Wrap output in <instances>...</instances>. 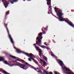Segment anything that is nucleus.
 <instances>
[{"mask_svg":"<svg viewBox=\"0 0 74 74\" xmlns=\"http://www.w3.org/2000/svg\"><path fill=\"white\" fill-rule=\"evenodd\" d=\"M18 64L19 65L17 64H14V66H18L20 67V68L23 69H24V70H26V69H27V67H26V65H28L29 66H31V67H32V65H30L26 62H25V64H22L21 63H18Z\"/></svg>","mask_w":74,"mask_h":74,"instance_id":"nucleus-1","label":"nucleus"},{"mask_svg":"<svg viewBox=\"0 0 74 74\" xmlns=\"http://www.w3.org/2000/svg\"><path fill=\"white\" fill-rule=\"evenodd\" d=\"M54 10L56 12V13H58L57 15L59 16V19H62L63 17H62V16L63 15V13H62V10H60V9L58 10L57 8H55Z\"/></svg>","mask_w":74,"mask_h":74,"instance_id":"nucleus-2","label":"nucleus"},{"mask_svg":"<svg viewBox=\"0 0 74 74\" xmlns=\"http://www.w3.org/2000/svg\"><path fill=\"white\" fill-rule=\"evenodd\" d=\"M4 25L6 27V28L8 32V37L10 38L11 43L12 44L13 46H14V48L15 49H16V47L14 46V42L13 40V39H12V37H11V36L10 35V33H9V31L8 30V28L7 27V26L6 25H5V23H4Z\"/></svg>","mask_w":74,"mask_h":74,"instance_id":"nucleus-3","label":"nucleus"},{"mask_svg":"<svg viewBox=\"0 0 74 74\" xmlns=\"http://www.w3.org/2000/svg\"><path fill=\"white\" fill-rule=\"evenodd\" d=\"M60 21H65V22L67 23L69 25H70L71 26V27H73V28H74V25H73V23L72 22H71L70 21H68V20L66 19H61Z\"/></svg>","mask_w":74,"mask_h":74,"instance_id":"nucleus-4","label":"nucleus"},{"mask_svg":"<svg viewBox=\"0 0 74 74\" xmlns=\"http://www.w3.org/2000/svg\"><path fill=\"white\" fill-rule=\"evenodd\" d=\"M64 69H65L66 70V71H64V73L65 74H74V73H71V72H70L69 71H70L71 70L69 69L66 67L65 66L64 67Z\"/></svg>","mask_w":74,"mask_h":74,"instance_id":"nucleus-5","label":"nucleus"},{"mask_svg":"<svg viewBox=\"0 0 74 74\" xmlns=\"http://www.w3.org/2000/svg\"><path fill=\"white\" fill-rule=\"evenodd\" d=\"M35 48H36L37 51H38L39 52V56L41 58V56L42 54V51L41 49H40V48H39V47L38 46H35Z\"/></svg>","mask_w":74,"mask_h":74,"instance_id":"nucleus-6","label":"nucleus"},{"mask_svg":"<svg viewBox=\"0 0 74 74\" xmlns=\"http://www.w3.org/2000/svg\"><path fill=\"white\" fill-rule=\"evenodd\" d=\"M16 52L18 53H23V54L27 56H28V57L29 56V54H28L27 53L23 52V51H21V50H20L19 49H16Z\"/></svg>","mask_w":74,"mask_h":74,"instance_id":"nucleus-7","label":"nucleus"},{"mask_svg":"<svg viewBox=\"0 0 74 74\" xmlns=\"http://www.w3.org/2000/svg\"><path fill=\"white\" fill-rule=\"evenodd\" d=\"M57 61L58 62V63L59 64L60 66H61V67H62V69H63V66L64 64H63V62H62V61L60 60H58Z\"/></svg>","mask_w":74,"mask_h":74,"instance_id":"nucleus-8","label":"nucleus"},{"mask_svg":"<svg viewBox=\"0 0 74 74\" xmlns=\"http://www.w3.org/2000/svg\"><path fill=\"white\" fill-rule=\"evenodd\" d=\"M47 1V4L48 5H51V0H46Z\"/></svg>","mask_w":74,"mask_h":74,"instance_id":"nucleus-9","label":"nucleus"},{"mask_svg":"<svg viewBox=\"0 0 74 74\" xmlns=\"http://www.w3.org/2000/svg\"><path fill=\"white\" fill-rule=\"evenodd\" d=\"M42 34V33H40L39 34H38V37L39 38H40L41 40H42V36H41V35ZM40 36H41L40 37Z\"/></svg>","mask_w":74,"mask_h":74,"instance_id":"nucleus-10","label":"nucleus"},{"mask_svg":"<svg viewBox=\"0 0 74 74\" xmlns=\"http://www.w3.org/2000/svg\"><path fill=\"white\" fill-rule=\"evenodd\" d=\"M2 1L3 3L4 6H5V8H7V6H8V4H9V3H8V4H5V3H4V1H5V0H2Z\"/></svg>","mask_w":74,"mask_h":74,"instance_id":"nucleus-11","label":"nucleus"},{"mask_svg":"<svg viewBox=\"0 0 74 74\" xmlns=\"http://www.w3.org/2000/svg\"><path fill=\"white\" fill-rule=\"evenodd\" d=\"M39 37L38 36L37 38H36V40H38V41H36V42H41V40H42L40 39H38L39 38Z\"/></svg>","mask_w":74,"mask_h":74,"instance_id":"nucleus-12","label":"nucleus"},{"mask_svg":"<svg viewBox=\"0 0 74 74\" xmlns=\"http://www.w3.org/2000/svg\"><path fill=\"white\" fill-rule=\"evenodd\" d=\"M34 55L32 53H30V54H29V57H30V58H33V56Z\"/></svg>","mask_w":74,"mask_h":74,"instance_id":"nucleus-13","label":"nucleus"},{"mask_svg":"<svg viewBox=\"0 0 74 74\" xmlns=\"http://www.w3.org/2000/svg\"><path fill=\"white\" fill-rule=\"evenodd\" d=\"M36 44L38 45V46H39L40 47H41V45H41V43H40V42H36Z\"/></svg>","mask_w":74,"mask_h":74,"instance_id":"nucleus-14","label":"nucleus"},{"mask_svg":"<svg viewBox=\"0 0 74 74\" xmlns=\"http://www.w3.org/2000/svg\"><path fill=\"white\" fill-rule=\"evenodd\" d=\"M10 57H11V58H13V59H16V57H15L14 56H13L11 55H10Z\"/></svg>","mask_w":74,"mask_h":74,"instance_id":"nucleus-15","label":"nucleus"},{"mask_svg":"<svg viewBox=\"0 0 74 74\" xmlns=\"http://www.w3.org/2000/svg\"><path fill=\"white\" fill-rule=\"evenodd\" d=\"M3 73H4V74H10V73L7 72L3 70Z\"/></svg>","mask_w":74,"mask_h":74,"instance_id":"nucleus-16","label":"nucleus"},{"mask_svg":"<svg viewBox=\"0 0 74 74\" xmlns=\"http://www.w3.org/2000/svg\"><path fill=\"white\" fill-rule=\"evenodd\" d=\"M0 62H1V61H3V60H4V58L1 57H0Z\"/></svg>","mask_w":74,"mask_h":74,"instance_id":"nucleus-17","label":"nucleus"},{"mask_svg":"<svg viewBox=\"0 0 74 74\" xmlns=\"http://www.w3.org/2000/svg\"><path fill=\"white\" fill-rule=\"evenodd\" d=\"M4 63L5 64H7L8 65H9V64H8L7 61H5L4 62Z\"/></svg>","mask_w":74,"mask_h":74,"instance_id":"nucleus-18","label":"nucleus"},{"mask_svg":"<svg viewBox=\"0 0 74 74\" xmlns=\"http://www.w3.org/2000/svg\"><path fill=\"white\" fill-rule=\"evenodd\" d=\"M40 47H41V48H46V47L44 45L42 46H40Z\"/></svg>","mask_w":74,"mask_h":74,"instance_id":"nucleus-19","label":"nucleus"},{"mask_svg":"<svg viewBox=\"0 0 74 74\" xmlns=\"http://www.w3.org/2000/svg\"><path fill=\"white\" fill-rule=\"evenodd\" d=\"M44 58L45 60V61H46V62H47V58L45 56Z\"/></svg>","mask_w":74,"mask_h":74,"instance_id":"nucleus-20","label":"nucleus"},{"mask_svg":"<svg viewBox=\"0 0 74 74\" xmlns=\"http://www.w3.org/2000/svg\"><path fill=\"white\" fill-rule=\"evenodd\" d=\"M44 71L45 72V73H46V74H48V73H47V71H46L45 70H44Z\"/></svg>","mask_w":74,"mask_h":74,"instance_id":"nucleus-21","label":"nucleus"},{"mask_svg":"<svg viewBox=\"0 0 74 74\" xmlns=\"http://www.w3.org/2000/svg\"><path fill=\"white\" fill-rule=\"evenodd\" d=\"M14 1H10V3L11 4H14Z\"/></svg>","mask_w":74,"mask_h":74,"instance_id":"nucleus-22","label":"nucleus"},{"mask_svg":"<svg viewBox=\"0 0 74 74\" xmlns=\"http://www.w3.org/2000/svg\"><path fill=\"white\" fill-rule=\"evenodd\" d=\"M50 11H51V10H50L48 11V14H51V13L49 12H50Z\"/></svg>","mask_w":74,"mask_h":74,"instance_id":"nucleus-23","label":"nucleus"},{"mask_svg":"<svg viewBox=\"0 0 74 74\" xmlns=\"http://www.w3.org/2000/svg\"><path fill=\"white\" fill-rule=\"evenodd\" d=\"M8 14H9V12L8 13H6L5 16L6 17H7V15H8Z\"/></svg>","mask_w":74,"mask_h":74,"instance_id":"nucleus-24","label":"nucleus"},{"mask_svg":"<svg viewBox=\"0 0 74 74\" xmlns=\"http://www.w3.org/2000/svg\"><path fill=\"white\" fill-rule=\"evenodd\" d=\"M24 61L23 60H22L21 59H18V61H19V62H21V61Z\"/></svg>","mask_w":74,"mask_h":74,"instance_id":"nucleus-25","label":"nucleus"},{"mask_svg":"<svg viewBox=\"0 0 74 74\" xmlns=\"http://www.w3.org/2000/svg\"><path fill=\"white\" fill-rule=\"evenodd\" d=\"M33 69H34V70H36V71H37V69H36V68H35L34 67H33Z\"/></svg>","mask_w":74,"mask_h":74,"instance_id":"nucleus-26","label":"nucleus"},{"mask_svg":"<svg viewBox=\"0 0 74 74\" xmlns=\"http://www.w3.org/2000/svg\"><path fill=\"white\" fill-rule=\"evenodd\" d=\"M28 60H29V62H32V60H31V58H29Z\"/></svg>","mask_w":74,"mask_h":74,"instance_id":"nucleus-27","label":"nucleus"},{"mask_svg":"<svg viewBox=\"0 0 74 74\" xmlns=\"http://www.w3.org/2000/svg\"><path fill=\"white\" fill-rule=\"evenodd\" d=\"M31 59H32V60H33V61H35V60H34V59L33 58V57L31 58Z\"/></svg>","mask_w":74,"mask_h":74,"instance_id":"nucleus-28","label":"nucleus"},{"mask_svg":"<svg viewBox=\"0 0 74 74\" xmlns=\"http://www.w3.org/2000/svg\"><path fill=\"white\" fill-rule=\"evenodd\" d=\"M46 42H45L44 43V44H45V45H48L47 44H46Z\"/></svg>","mask_w":74,"mask_h":74,"instance_id":"nucleus-29","label":"nucleus"},{"mask_svg":"<svg viewBox=\"0 0 74 74\" xmlns=\"http://www.w3.org/2000/svg\"><path fill=\"white\" fill-rule=\"evenodd\" d=\"M15 62V63H18V64H19V62H16V61H14V62Z\"/></svg>","mask_w":74,"mask_h":74,"instance_id":"nucleus-30","label":"nucleus"},{"mask_svg":"<svg viewBox=\"0 0 74 74\" xmlns=\"http://www.w3.org/2000/svg\"><path fill=\"white\" fill-rule=\"evenodd\" d=\"M46 63V62H45V61H44L43 62V64H44V65Z\"/></svg>","mask_w":74,"mask_h":74,"instance_id":"nucleus-31","label":"nucleus"},{"mask_svg":"<svg viewBox=\"0 0 74 74\" xmlns=\"http://www.w3.org/2000/svg\"><path fill=\"white\" fill-rule=\"evenodd\" d=\"M49 74H53V73H52V72H50L49 73Z\"/></svg>","mask_w":74,"mask_h":74,"instance_id":"nucleus-32","label":"nucleus"},{"mask_svg":"<svg viewBox=\"0 0 74 74\" xmlns=\"http://www.w3.org/2000/svg\"><path fill=\"white\" fill-rule=\"evenodd\" d=\"M13 1H14V2H16L17 1V0H13Z\"/></svg>","mask_w":74,"mask_h":74,"instance_id":"nucleus-33","label":"nucleus"},{"mask_svg":"<svg viewBox=\"0 0 74 74\" xmlns=\"http://www.w3.org/2000/svg\"><path fill=\"white\" fill-rule=\"evenodd\" d=\"M15 60V61H18L19 60V59H17L16 60Z\"/></svg>","mask_w":74,"mask_h":74,"instance_id":"nucleus-34","label":"nucleus"},{"mask_svg":"<svg viewBox=\"0 0 74 74\" xmlns=\"http://www.w3.org/2000/svg\"><path fill=\"white\" fill-rule=\"evenodd\" d=\"M40 62H43V60H40Z\"/></svg>","mask_w":74,"mask_h":74,"instance_id":"nucleus-35","label":"nucleus"},{"mask_svg":"<svg viewBox=\"0 0 74 74\" xmlns=\"http://www.w3.org/2000/svg\"><path fill=\"white\" fill-rule=\"evenodd\" d=\"M4 1L5 3H7V1H6V0H5V1Z\"/></svg>","mask_w":74,"mask_h":74,"instance_id":"nucleus-36","label":"nucleus"},{"mask_svg":"<svg viewBox=\"0 0 74 74\" xmlns=\"http://www.w3.org/2000/svg\"><path fill=\"white\" fill-rule=\"evenodd\" d=\"M33 45H34L35 47H36V44H34Z\"/></svg>","mask_w":74,"mask_h":74,"instance_id":"nucleus-37","label":"nucleus"},{"mask_svg":"<svg viewBox=\"0 0 74 74\" xmlns=\"http://www.w3.org/2000/svg\"><path fill=\"white\" fill-rule=\"evenodd\" d=\"M54 73L55 74H58V73H57V72L55 71L54 72Z\"/></svg>","mask_w":74,"mask_h":74,"instance_id":"nucleus-38","label":"nucleus"},{"mask_svg":"<svg viewBox=\"0 0 74 74\" xmlns=\"http://www.w3.org/2000/svg\"><path fill=\"white\" fill-rule=\"evenodd\" d=\"M24 1H25V0H23ZM28 1H31V0H27Z\"/></svg>","mask_w":74,"mask_h":74,"instance_id":"nucleus-39","label":"nucleus"},{"mask_svg":"<svg viewBox=\"0 0 74 74\" xmlns=\"http://www.w3.org/2000/svg\"><path fill=\"white\" fill-rule=\"evenodd\" d=\"M12 62H14L12 61H11V62H9V63H10V64H11V63H12Z\"/></svg>","mask_w":74,"mask_h":74,"instance_id":"nucleus-40","label":"nucleus"},{"mask_svg":"<svg viewBox=\"0 0 74 74\" xmlns=\"http://www.w3.org/2000/svg\"><path fill=\"white\" fill-rule=\"evenodd\" d=\"M43 71H44V72L43 73V74H45V72L44 71V70H43Z\"/></svg>","mask_w":74,"mask_h":74,"instance_id":"nucleus-41","label":"nucleus"},{"mask_svg":"<svg viewBox=\"0 0 74 74\" xmlns=\"http://www.w3.org/2000/svg\"><path fill=\"white\" fill-rule=\"evenodd\" d=\"M47 49H49V47H47Z\"/></svg>","mask_w":74,"mask_h":74,"instance_id":"nucleus-42","label":"nucleus"},{"mask_svg":"<svg viewBox=\"0 0 74 74\" xmlns=\"http://www.w3.org/2000/svg\"><path fill=\"white\" fill-rule=\"evenodd\" d=\"M54 16L56 18H57V19H58V18H57V17H56V16Z\"/></svg>","mask_w":74,"mask_h":74,"instance_id":"nucleus-43","label":"nucleus"},{"mask_svg":"<svg viewBox=\"0 0 74 74\" xmlns=\"http://www.w3.org/2000/svg\"><path fill=\"white\" fill-rule=\"evenodd\" d=\"M38 72H39V73H40V71H37Z\"/></svg>","mask_w":74,"mask_h":74,"instance_id":"nucleus-44","label":"nucleus"},{"mask_svg":"<svg viewBox=\"0 0 74 74\" xmlns=\"http://www.w3.org/2000/svg\"><path fill=\"white\" fill-rule=\"evenodd\" d=\"M42 32H44V31H43V30H42Z\"/></svg>","mask_w":74,"mask_h":74,"instance_id":"nucleus-45","label":"nucleus"},{"mask_svg":"<svg viewBox=\"0 0 74 74\" xmlns=\"http://www.w3.org/2000/svg\"><path fill=\"white\" fill-rule=\"evenodd\" d=\"M38 66L39 67H40V65H39V64L38 65Z\"/></svg>","mask_w":74,"mask_h":74,"instance_id":"nucleus-46","label":"nucleus"},{"mask_svg":"<svg viewBox=\"0 0 74 74\" xmlns=\"http://www.w3.org/2000/svg\"><path fill=\"white\" fill-rule=\"evenodd\" d=\"M49 8H51V7H49Z\"/></svg>","mask_w":74,"mask_h":74,"instance_id":"nucleus-47","label":"nucleus"},{"mask_svg":"<svg viewBox=\"0 0 74 74\" xmlns=\"http://www.w3.org/2000/svg\"><path fill=\"white\" fill-rule=\"evenodd\" d=\"M9 11H9V10L8 11V12H9Z\"/></svg>","mask_w":74,"mask_h":74,"instance_id":"nucleus-48","label":"nucleus"},{"mask_svg":"<svg viewBox=\"0 0 74 74\" xmlns=\"http://www.w3.org/2000/svg\"><path fill=\"white\" fill-rule=\"evenodd\" d=\"M36 69H38V68H37Z\"/></svg>","mask_w":74,"mask_h":74,"instance_id":"nucleus-49","label":"nucleus"},{"mask_svg":"<svg viewBox=\"0 0 74 74\" xmlns=\"http://www.w3.org/2000/svg\"><path fill=\"white\" fill-rule=\"evenodd\" d=\"M48 68H49V67H47V68L48 69Z\"/></svg>","mask_w":74,"mask_h":74,"instance_id":"nucleus-50","label":"nucleus"},{"mask_svg":"<svg viewBox=\"0 0 74 74\" xmlns=\"http://www.w3.org/2000/svg\"><path fill=\"white\" fill-rule=\"evenodd\" d=\"M54 37H55V35L54 36Z\"/></svg>","mask_w":74,"mask_h":74,"instance_id":"nucleus-51","label":"nucleus"},{"mask_svg":"<svg viewBox=\"0 0 74 74\" xmlns=\"http://www.w3.org/2000/svg\"><path fill=\"white\" fill-rule=\"evenodd\" d=\"M51 55H52V56H54V55H53L52 54H51Z\"/></svg>","mask_w":74,"mask_h":74,"instance_id":"nucleus-52","label":"nucleus"},{"mask_svg":"<svg viewBox=\"0 0 74 74\" xmlns=\"http://www.w3.org/2000/svg\"><path fill=\"white\" fill-rule=\"evenodd\" d=\"M47 28H48V26H47Z\"/></svg>","mask_w":74,"mask_h":74,"instance_id":"nucleus-53","label":"nucleus"},{"mask_svg":"<svg viewBox=\"0 0 74 74\" xmlns=\"http://www.w3.org/2000/svg\"><path fill=\"white\" fill-rule=\"evenodd\" d=\"M46 70H48V69H46Z\"/></svg>","mask_w":74,"mask_h":74,"instance_id":"nucleus-54","label":"nucleus"}]
</instances>
